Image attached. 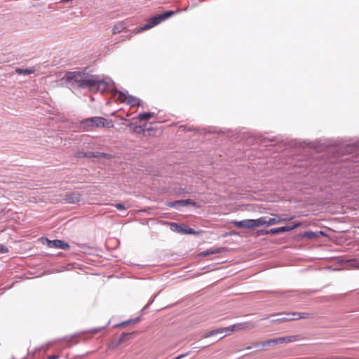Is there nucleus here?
<instances>
[{
  "mask_svg": "<svg viewBox=\"0 0 359 359\" xmlns=\"http://www.w3.org/2000/svg\"><path fill=\"white\" fill-rule=\"evenodd\" d=\"M64 79L79 88H88L91 91L104 92L110 85L114 84L111 79L105 81L99 79L97 75H91L83 72H68L65 74Z\"/></svg>",
  "mask_w": 359,
  "mask_h": 359,
  "instance_id": "obj_1",
  "label": "nucleus"
},
{
  "mask_svg": "<svg viewBox=\"0 0 359 359\" xmlns=\"http://www.w3.org/2000/svg\"><path fill=\"white\" fill-rule=\"evenodd\" d=\"M112 126L111 122H109L105 118L100 116L87 118L80 122V128L86 130H89L90 128H111Z\"/></svg>",
  "mask_w": 359,
  "mask_h": 359,
  "instance_id": "obj_2",
  "label": "nucleus"
},
{
  "mask_svg": "<svg viewBox=\"0 0 359 359\" xmlns=\"http://www.w3.org/2000/svg\"><path fill=\"white\" fill-rule=\"evenodd\" d=\"M177 11H168L147 19L146 24L141 27L140 32L151 29L174 15Z\"/></svg>",
  "mask_w": 359,
  "mask_h": 359,
  "instance_id": "obj_3",
  "label": "nucleus"
},
{
  "mask_svg": "<svg viewBox=\"0 0 359 359\" xmlns=\"http://www.w3.org/2000/svg\"><path fill=\"white\" fill-rule=\"evenodd\" d=\"M235 226L243 229H254L260 226V217L256 219H246L241 221H234Z\"/></svg>",
  "mask_w": 359,
  "mask_h": 359,
  "instance_id": "obj_4",
  "label": "nucleus"
},
{
  "mask_svg": "<svg viewBox=\"0 0 359 359\" xmlns=\"http://www.w3.org/2000/svg\"><path fill=\"white\" fill-rule=\"evenodd\" d=\"M44 239L46 242H43V243H46L49 248L62 250H69L70 248V245L64 241L58 239L49 240L47 238Z\"/></svg>",
  "mask_w": 359,
  "mask_h": 359,
  "instance_id": "obj_5",
  "label": "nucleus"
},
{
  "mask_svg": "<svg viewBox=\"0 0 359 359\" xmlns=\"http://www.w3.org/2000/svg\"><path fill=\"white\" fill-rule=\"evenodd\" d=\"M116 92H118L120 95V97H124L125 100H123V102H126L127 104L130 105V107H135V106H140L142 104V101L140 99L129 95L127 92L124 93L123 91H118V90H116Z\"/></svg>",
  "mask_w": 359,
  "mask_h": 359,
  "instance_id": "obj_6",
  "label": "nucleus"
},
{
  "mask_svg": "<svg viewBox=\"0 0 359 359\" xmlns=\"http://www.w3.org/2000/svg\"><path fill=\"white\" fill-rule=\"evenodd\" d=\"M335 146L339 147V149H342L341 152L343 153H352L356 151L357 149H359V141L353 143L342 144L341 146H339L338 144H335Z\"/></svg>",
  "mask_w": 359,
  "mask_h": 359,
  "instance_id": "obj_7",
  "label": "nucleus"
},
{
  "mask_svg": "<svg viewBox=\"0 0 359 359\" xmlns=\"http://www.w3.org/2000/svg\"><path fill=\"white\" fill-rule=\"evenodd\" d=\"M253 327L252 324L250 323H239L233 324L228 327H224L225 331H238L241 330H249L251 329Z\"/></svg>",
  "mask_w": 359,
  "mask_h": 359,
  "instance_id": "obj_8",
  "label": "nucleus"
},
{
  "mask_svg": "<svg viewBox=\"0 0 359 359\" xmlns=\"http://www.w3.org/2000/svg\"><path fill=\"white\" fill-rule=\"evenodd\" d=\"M82 195L79 191H74L67 194L65 196V200L67 203L70 204H75L81 200Z\"/></svg>",
  "mask_w": 359,
  "mask_h": 359,
  "instance_id": "obj_9",
  "label": "nucleus"
},
{
  "mask_svg": "<svg viewBox=\"0 0 359 359\" xmlns=\"http://www.w3.org/2000/svg\"><path fill=\"white\" fill-rule=\"evenodd\" d=\"M300 225L299 223H296L292 226H284L277 228H273L269 230L270 234H278L293 230Z\"/></svg>",
  "mask_w": 359,
  "mask_h": 359,
  "instance_id": "obj_10",
  "label": "nucleus"
},
{
  "mask_svg": "<svg viewBox=\"0 0 359 359\" xmlns=\"http://www.w3.org/2000/svg\"><path fill=\"white\" fill-rule=\"evenodd\" d=\"M194 201L191 199H183L169 202L168 203V206L170 208H177V206L185 207L188 205H194Z\"/></svg>",
  "mask_w": 359,
  "mask_h": 359,
  "instance_id": "obj_11",
  "label": "nucleus"
},
{
  "mask_svg": "<svg viewBox=\"0 0 359 359\" xmlns=\"http://www.w3.org/2000/svg\"><path fill=\"white\" fill-rule=\"evenodd\" d=\"M287 219H276V218H269L267 217H260V226H272L278 224L281 222L287 221Z\"/></svg>",
  "mask_w": 359,
  "mask_h": 359,
  "instance_id": "obj_12",
  "label": "nucleus"
},
{
  "mask_svg": "<svg viewBox=\"0 0 359 359\" xmlns=\"http://www.w3.org/2000/svg\"><path fill=\"white\" fill-rule=\"evenodd\" d=\"M276 345V341L273 340V339H270L262 342H256L252 344L250 346L247 347V349H251L252 348H264L266 346H273Z\"/></svg>",
  "mask_w": 359,
  "mask_h": 359,
  "instance_id": "obj_13",
  "label": "nucleus"
},
{
  "mask_svg": "<svg viewBox=\"0 0 359 359\" xmlns=\"http://www.w3.org/2000/svg\"><path fill=\"white\" fill-rule=\"evenodd\" d=\"M285 315L287 316H290L291 320H298V319H304V318H311L312 316V313H306V312L287 313Z\"/></svg>",
  "mask_w": 359,
  "mask_h": 359,
  "instance_id": "obj_14",
  "label": "nucleus"
},
{
  "mask_svg": "<svg viewBox=\"0 0 359 359\" xmlns=\"http://www.w3.org/2000/svg\"><path fill=\"white\" fill-rule=\"evenodd\" d=\"M222 249V248H215L208 249L206 250H204V251L201 252L200 253V255L201 257H206V256H208V255H210L217 254V253L221 252Z\"/></svg>",
  "mask_w": 359,
  "mask_h": 359,
  "instance_id": "obj_15",
  "label": "nucleus"
},
{
  "mask_svg": "<svg viewBox=\"0 0 359 359\" xmlns=\"http://www.w3.org/2000/svg\"><path fill=\"white\" fill-rule=\"evenodd\" d=\"M224 332H225V328L220 327V328H218V329H216L214 330H211V331H209V332L205 333L202 337L204 339L208 338L212 336L217 335L218 334H222Z\"/></svg>",
  "mask_w": 359,
  "mask_h": 359,
  "instance_id": "obj_16",
  "label": "nucleus"
},
{
  "mask_svg": "<svg viewBox=\"0 0 359 359\" xmlns=\"http://www.w3.org/2000/svg\"><path fill=\"white\" fill-rule=\"evenodd\" d=\"M15 73L20 75H29L34 74L35 72V69L34 67L28 68V69H22V68H16L15 70Z\"/></svg>",
  "mask_w": 359,
  "mask_h": 359,
  "instance_id": "obj_17",
  "label": "nucleus"
},
{
  "mask_svg": "<svg viewBox=\"0 0 359 359\" xmlns=\"http://www.w3.org/2000/svg\"><path fill=\"white\" fill-rule=\"evenodd\" d=\"M170 226V229L177 233H182L183 231V225H181L180 224L175 223V222H171L169 224Z\"/></svg>",
  "mask_w": 359,
  "mask_h": 359,
  "instance_id": "obj_18",
  "label": "nucleus"
},
{
  "mask_svg": "<svg viewBox=\"0 0 359 359\" xmlns=\"http://www.w3.org/2000/svg\"><path fill=\"white\" fill-rule=\"evenodd\" d=\"M154 116V113L151 112H142L138 114L137 118H139L140 121H147L150 118L153 117Z\"/></svg>",
  "mask_w": 359,
  "mask_h": 359,
  "instance_id": "obj_19",
  "label": "nucleus"
},
{
  "mask_svg": "<svg viewBox=\"0 0 359 359\" xmlns=\"http://www.w3.org/2000/svg\"><path fill=\"white\" fill-rule=\"evenodd\" d=\"M131 334H132L131 333H125V332L122 333L118 338L116 344H120L128 340Z\"/></svg>",
  "mask_w": 359,
  "mask_h": 359,
  "instance_id": "obj_20",
  "label": "nucleus"
},
{
  "mask_svg": "<svg viewBox=\"0 0 359 359\" xmlns=\"http://www.w3.org/2000/svg\"><path fill=\"white\" fill-rule=\"evenodd\" d=\"M93 157L95 158H109V155L104 153V152H98L96 151L95 154H93Z\"/></svg>",
  "mask_w": 359,
  "mask_h": 359,
  "instance_id": "obj_21",
  "label": "nucleus"
},
{
  "mask_svg": "<svg viewBox=\"0 0 359 359\" xmlns=\"http://www.w3.org/2000/svg\"><path fill=\"white\" fill-rule=\"evenodd\" d=\"M290 320H291L290 316H287L286 317L273 319L272 322L273 323H282V322L290 321Z\"/></svg>",
  "mask_w": 359,
  "mask_h": 359,
  "instance_id": "obj_22",
  "label": "nucleus"
},
{
  "mask_svg": "<svg viewBox=\"0 0 359 359\" xmlns=\"http://www.w3.org/2000/svg\"><path fill=\"white\" fill-rule=\"evenodd\" d=\"M276 341V345L278 344L288 343V339L285 337L273 339Z\"/></svg>",
  "mask_w": 359,
  "mask_h": 359,
  "instance_id": "obj_23",
  "label": "nucleus"
},
{
  "mask_svg": "<svg viewBox=\"0 0 359 359\" xmlns=\"http://www.w3.org/2000/svg\"><path fill=\"white\" fill-rule=\"evenodd\" d=\"M123 29L124 27L121 24L114 25L112 30L114 34H118L121 32Z\"/></svg>",
  "mask_w": 359,
  "mask_h": 359,
  "instance_id": "obj_24",
  "label": "nucleus"
},
{
  "mask_svg": "<svg viewBox=\"0 0 359 359\" xmlns=\"http://www.w3.org/2000/svg\"><path fill=\"white\" fill-rule=\"evenodd\" d=\"M182 234H195V231L189 227H184L183 226Z\"/></svg>",
  "mask_w": 359,
  "mask_h": 359,
  "instance_id": "obj_25",
  "label": "nucleus"
},
{
  "mask_svg": "<svg viewBox=\"0 0 359 359\" xmlns=\"http://www.w3.org/2000/svg\"><path fill=\"white\" fill-rule=\"evenodd\" d=\"M157 294L154 295V297H152L151 298V299L149 300V302H148V304L142 309V311H144V310H146L154 301V299H156Z\"/></svg>",
  "mask_w": 359,
  "mask_h": 359,
  "instance_id": "obj_26",
  "label": "nucleus"
},
{
  "mask_svg": "<svg viewBox=\"0 0 359 359\" xmlns=\"http://www.w3.org/2000/svg\"><path fill=\"white\" fill-rule=\"evenodd\" d=\"M114 206L118 210H126V207L125 205L121 203H116L114 205Z\"/></svg>",
  "mask_w": 359,
  "mask_h": 359,
  "instance_id": "obj_27",
  "label": "nucleus"
},
{
  "mask_svg": "<svg viewBox=\"0 0 359 359\" xmlns=\"http://www.w3.org/2000/svg\"><path fill=\"white\" fill-rule=\"evenodd\" d=\"M106 326L107 325H104V326L99 327V328H93V329L90 330V332L93 334H96V333L99 332L100 330H102V329L105 328Z\"/></svg>",
  "mask_w": 359,
  "mask_h": 359,
  "instance_id": "obj_28",
  "label": "nucleus"
},
{
  "mask_svg": "<svg viewBox=\"0 0 359 359\" xmlns=\"http://www.w3.org/2000/svg\"><path fill=\"white\" fill-rule=\"evenodd\" d=\"M131 323H132V320H128L124 321V322H123V323H121L120 324L116 325L115 327L126 326V325H128V324H130Z\"/></svg>",
  "mask_w": 359,
  "mask_h": 359,
  "instance_id": "obj_29",
  "label": "nucleus"
},
{
  "mask_svg": "<svg viewBox=\"0 0 359 359\" xmlns=\"http://www.w3.org/2000/svg\"><path fill=\"white\" fill-rule=\"evenodd\" d=\"M268 234H270V233L269 232V230H260L258 231V235H259V236H264V235H268Z\"/></svg>",
  "mask_w": 359,
  "mask_h": 359,
  "instance_id": "obj_30",
  "label": "nucleus"
},
{
  "mask_svg": "<svg viewBox=\"0 0 359 359\" xmlns=\"http://www.w3.org/2000/svg\"><path fill=\"white\" fill-rule=\"evenodd\" d=\"M304 235H305L306 237H307L309 238H313L315 236V233L311 232V231L306 232Z\"/></svg>",
  "mask_w": 359,
  "mask_h": 359,
  "instance_id": "obj_31",
  "label": "nucleus"
},
{
  "mask_svg": "<svg viewBox=\"0 0 359 359\" xmlns=\"http://www.w3.org/2000/svg\"><path fill=\"white\" fill-rule=\"evenodd\" d=\"M0 252H8V249L6 248H5L4 245H0Z\"/></svg>",
  "mask_w": 359,
  "mask_h": 359,
  "instance_id": "obj_32",
  "label": "nucleus"
},
{
  "mask_svg": "<svg viewBox=\"0 0 359 359\" xmlns=\"http://www.w3.org/2000/svg\"><path fill=\"white\" fill-rule=\"evenodd\" d=\"M188 354H189V353H184V354H181V355H178L177 357H176V358H174V359H181V358H184L185 356H187Z\"/></svg>",
  "mask_w": 359,
  "mask_h": 359,
  "instance_id": "obj_33",
  "label": "nucleus"
},
{
  "mask_svg": "<svg viewBox=\"0 0 359 359\" xmlns=\"http://www.w3.org/2000/svg\"><path fill=\"white\" fill-rule=\"evenodd\" d=\"M59 355H51L48 357V359H58Z\"/></svg>",
  "mask_w": 359,
  "mask_h": 359,
  "instance_id": "obj_34",
  "label": "nucleus"
},
{
  "mask_svg": "<svg viewBox=\"0 0 359 359\" xmlns=\"http://www.w3.org/2000/svg\"><path fill=\"white\" fill-rule=\"evenodd\" d=\"M93 154H95V152H88V153L85 154L84 156L86 157L91 158V157H93Z\"/></svg>",
  "mask_w": 359,
  "mask_h": 359,
  "instance_id": "obj_35",
  "label": "nucleus"
},
{
  "mask_svg": "<svg viewBox=\"0 0 359 359\" xmlns=\"http://www.w3.org/2000/svg\"><path fill=\"white\" fill-rule=\"evenodd\" d=\"M289 341H288V343L290 342H292V341H294V336H291V337H285Z\"/></svg>",
  "mask_w": 359,
  "mask_h": 359,
  "instance_id": "obj_36",
  "label": "nucleus"
},
{
  "mask_svg": "<svg viewBox=\"0 0 359 359\" xmlns=\"http://www.w3.org/2000/svg\"><path fill=\"white\" fill-rule=\"evenodd\" d=\"M308 145L311 148H315L316 147L314 142H310Z\"/></svg>",
  "mask_w": 359,
  "mask_h": 359,
  "instance_id": "obj_37",
  "label": "nucleus"
},
{
  "mask_svg": "<svg viewBox=\"0 0 359 359\" xmlns=\"http://www.w3.org/2000/svg\"><path fill=\"white\" fill-rule=\"evenodd\" d=\"M73 338V337H66L64 338V339L66 341H70L71 339Z\"/></svg>",
  "mask_w": 359,
  "mask_h": 359,
  "instance_id": "obj_38",
  "label": "nucleus"
},
{
  "mask_svg": "<svg viewBox=\"0 0 359 359\" xmlns=\"http://www.w3.org/2000/svg\"><path fill=\"white\" fill-rule=\"evenodd\" d=\"M139 320H140V318L137 317L134 319H132L131 320H132V323H135V322H137Z\"/></svg>",
  "mask_w": 359,
  "mask_h": 359,
  "instance_id": "obj_39",
  "label": "nucleus"
}]
</instances>
